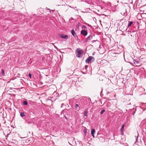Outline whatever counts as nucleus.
Listing matches in <instances>:
<instances>
[{
	"label": "nucleus",
	"instance_id": "nucleus-1",
	"mask_svg": "<svg viewBox=\"0 0 146 146\" xmlns=\"http://www.w3.org/2000/svg\"><path fill=\"white\" fill-rule=\"evenodd\" d=\"M83 52V51L82 49L80 48H77L76 50V55L77 57L80 58L82 56Z\"/></svg>",
	"mask_w": 146,
	"mask_h": 146
},
{
	"label": "nucleus",
	"instance_id": "nucleus-2",
	"mask_svg": "<svg viewBox=\"0 0 146 146\" xmlns=\"http://www.w3.org/2000/svg\"><path fill=\"white\" fill-rule=\"evenodd\" d=\"M95 58L94 57L92 56H89L85 60L86 63L88 64L90 62H93L94 61Z\"/></svg>",
	"mask_w": 146,
	"mask_h": 146
},
{
	"label": "nucleus",
	"instance_id": "nucleus-3",
	"mask_svg": "<svg viewBox=\"0 0 146 146\" xmlns=\"http://www.w3.org/2000/svg\"><path fill=\"white\" fill-rule=\"evenodd\" d=\"M81 33L84 36H86L88 34V32L86 31L82 30L81 32Z\"/></svg>",
	"mask_w": 146,
	"mask_h": 146
},
{
	"label": "nucleus",
	"instance_id": "nucleus-4",
	"mask_svg": "<svg viewBox=\"0 0 146 146\" xmlns=\"http://www.w3.org/2000/svg\"><path fill=\"white\" fill-rule=\"evenodd\" d=\"M92 36L90 35L89 36H88L87 38H86L85 41L86 42H87L88 41L92 39Z\"/></svg>",
	"mask_w": 146,
	"mask_h": 146
},
{
	"label": "nucleus",
	"instance_id": "nucleus-5",
	"mask_svg": "<svg viewBox=\"0 0 146 146\" xmlns=\"http://www.w3.org/2000/svg\"><path fill=\"white\" fill-rule=\"evenodd\" d=\"M71 33L72 35L74 37H76L77 36V35L76 34L74 30L73 29H72L71 31Z\"/></svg>",
	"mask_w": 146,
	"mask_h": 146
},
{
	"label": "nucleus",
	"instance_id": "nucleus-6",
	"mask_svg": "<svg viewBox=\"0 0 146 146\" xmlns=\"http://www.w3.org/2000/svg\"><path fill=\"white\" fill-rule=\"evenodd\" d=\"M61 37L64 38L66 40L68 39V36L67 35H63L60 36Z\"/></svg>",
	"mask_w": 146,
	"mask_h": 146
},
{
	"label": "nucleus",
	"instance_id": "nucleus-7",
	"mask_svg": "<svg viewBox=\"0 0 146 146\" xmlns=\"http://www.w3.org/2000/svg\"><path fill=\"white\" fill-rule=\"evenodd\" d=\"M75 106L76 110L77 111H79L80 109V107L79 106V105L78 104H76Z\"/></svg>",
	"mask_w": 146,
	"mask_h": 146
},
{
	"label": "nucleus",
	"instance_id": "nucleus-8",
	"mask_svg": "<svg viewBox=\"0 0 146 146\" xmlns=\"http://www.w3.org/2000/svg\"><path fill=\"white\" fill-rule=\"evenodd\" d=\"M95 133V131L94 129H92L91 130V133L93 137H94V134Z\"/></svg>",
	"mask_w": 146,
	"mask_h": 146
},
{
	"label": "nucleus",
	"instance_id": "nucleus-9",
	"mask_svg": "<svg viewBox=\"0 0 146 146\" xmlns=\"http://www.w3.org/2000/svg\"><path fill=\"white\" fill-rule=\"evenodd\" d=\"M131 110H132L131 111L132 112V114L133 115H134L135 113V112L136 111V109L133 108V109H132Z\"/></svg>",
	"mask_w": 146,
	"mask_h": 146
},
{
	"label": "nucleus",
	"instance_id": "nucleus-10",
	"mask_svg": "<svg viewBox=\"0 0 146 146\" xmlns=\"http://www.w3.org/2000/svg\"><path fill=\"white\" fill-rule=\"evenodd\" d=\"M125 125V124H123L121 127V131L122 133H123V131H124V127Z\"/></svg>",
	"mask_w": 146,
	"mask_h": 146
},
{
	"label": "nucleus",
	"instance_id": "nucleus-11",
	"mask_svg": "<svg viewBox=\"0 0 146 146\" xmlns=\"http://www.w3.org/2000/svg\"><path fill=\"white\" fill-rule=\"evenodd\" d=\"M21 116L22 117L25 116V112H22L20 114Z\"/></svg>",
	"mask_w": 146,
	"mask_h": 146
},
{
	"label": "nucleus",
	"instance_id": "nucleus-12",
	"mask_svg": "<svg viewBox=\"0 0 146 146\" xmlns=\"http://www.w3.org/2000/svg\"><path fill=\"white\" fill-rule=\"evenodd\" d=\"M133 21H129V23L128 24V27H130L131 25L133 24Z\"/></svg>",
	"mask_w": 146,
	"mask_h": 146
},
{
	"label": "nucleus",
	"instance_id": "nucleus-13",
	"mask_svg": "<svg viewBox=\"0 0 146 146\" xmlns=\"http://www.w3.org/2000/svg\"><path fill=\"white\" fill-rule=\"evenodd\" d=\"M23 104L24 105H27L28 104V103L27 101H25L23 102Z\"/></svg>",
	"mask_w": 146,
	"mask_h": 146
},
{
	"label": "nucleus",
	"instance_id": "nucleus-14",
	"mask_svg": "<svg viewBox=\"0 0 146 146\" xmlns=\"http://www.w3.org/2000/svg\"><path fill=\"white\" fill-rule=\"evenodd\" d=\"M88 113V112L87 110L84 111V115L85 116L87 117L88 116V115H87Z\"/></svg>",
	"mask_w": 146,
	"mask_h": 146
},
{
	"label": "nucleus",
	"instance_id": "nucleus-15",
	"mask_svg": "<svg viewBox=\"0 0 146 146\" xmlns=\"http://www.w3.org/2000/svg\"><path fill=\"white\" fill-rule=\"evenodd\" d=\"M84 132L85 135H86L87 132V130L86 128L85 127L84 130Z\"/></svg>",
	"mask_w": 146,
	"mask_h": 146
},
{
	"label": "nucleus",
	"instance_id": "nucleus-16",
	"mask_svg": "<svg viewBox=\"0 0 146 146\" xmlns=\"http://www.w3.org/2000/svg\"><path fill=\"white\" fill-rule=\"evenodd\" d=\"M82 28L83 29H87V27L86 26L84 25H83L82 26Z\"/></svg>",
	"mask_w": 146,
	"mask_h": 146
},
{
	"label": "nucleus",
	"instance_id": "nucleus-17",
	"mask_svg": "<svg viewBox=\"0 0 146 146\" xmlns=\"http://www.w3.org/2000/svg\"><path fill=\"white\" fill-rule=\"evenodd\" d=\"M1 73L2 74L3 76H4L5 75L4 71L3 69L2 70Z\"/></svg>",
	"mask_w": 146,
	"mask_h": 146
},
{
	"label": "nucleus",
	"instance_id": "nucleus-18",
	"mask_svg": "<svg viewBox=\"0 0 146 146\" xmlns=\"http://www.w3.org/2000/svg\"><path fill=\"white\" fill-rule=\"evenodd\" d=\"M105 110H102L100 112V114L101 115L105 111Z\"/></svg>",
	"mask_w": 146,
	"mask_h": 146
},
{
	"label": "nucleus",
	"instance_id": "nucleus-19",
	"mask_svg": "<svg viewBox=\"0 0 146 146\" xmlns=\"http://www.w3.org/2000/svg\"><path fill=\"white\" fill-rule=\"evenodd\" d=\"M28 76H29V77H30V78H31L32 74H31L29 73V74Z\"/></svg>",
	"mask_w": 146,
	"mask_h": 146
},
{
	"label": "nucleus",
	"instance_id": "nucleus-20",
	"mask_svg": "<svg viewBox=\"0 0 146 146\" xmlns=\"http://www.w3.org/2000/svg\"><path fill=\"white\" fill-rule=\"evenodd\" d=\"M88 65H86L85 66V69H86H86H87V68H88Z\"/></svg>",
	"mask_w": 146,
	"mask_h": 146
},
{
	"label": "nucleus",
	"instance_id": "nucleus-21",
	"mask_svg": "<svg viewBox=\"0 0 146 146\" xmlns=\"http://www.w3.org/2000/svg\"><path fill=\"white\" fill-rule=\"evenodd\" d=\"M133 62H134V64H135L136 63H135V62L136 63H137V62L135 60H133Z\"/></svg>",
	"mask_w": 146,
	"mask_h": 146
},
{
	"label": "nucleus",
	"instance_id": "nucleus-22",
	"mask_svg": "<svg viewBox=\"0 0 146 146\" xmlns=\"http://www.w3.org/2000/svg\"><path fill=\"white\" fill-rule=\"evenodd\" d=\"M64 105V104L63 103L62 104V105H61V107L62 108V107L63 105Z\"/></svg>",
	"mask_w": 146,
	"mask_h": 146
},
{
	"label": "nucleus",
	"instance_id": "nucleus-23",
	"mask_svg": "<svg viewBox=\"0 0 146 146\" xmlns=\"http://www.w3.org/2000/svg\"><path fill=\"white\" fill-rule=\"evenodd\" d=\"M86 25H87L88 26H90V27H91V26L90 25H89V24H86Z\"/></svg>",
	"mask_w": 146,
	"mask_h": 146
},
{
	"label": "nucleus",
	"instance_id": "nucleus-24",
	"mask_svg": "<svg viewBox=\"0 0 146 146\" xmlns=\"http://www.w3.org/2000/svg\"><path fill=\"white\" fill-rule=\"evenodd\" d=\"M96 41V40H93L92 41V42L93 43L94 42H95V41Z\"/></svg>",
	"mask_w": 146,
	"mask_h": 146
},
{
	"label": "nucleus",
	"instance_id": "nucleus-25",
	"mask_svg": "<svg viewBox=\"0 0 146 146\" xmlns=\"http://www.w3.org/2000/svg\"><path fill=\"white\" fill-rule=\"evenodd\" d=\"M126 31H129V29H128V28H127L126 29Z\"/></svg>",
	"mask_w": 146,
	"mask_h": 146
},
{
	"label": "nucleus",
	"instance_id": "nucleus-26",
	"mask_svg": "<svg viewBox=\"0 0 146 146\" xmlns=\"http://www.w3.org/2000/svg\"><path fill=\"white\" fill-rule=\"evenodd\" d=\"M64 117L66 119H67V117H66L65 115H64Z\"/></svg>",
	"mask_w": 146,
	"mask_h": 146
},
{
	"label": "nucleus",
	"instance_id": "nucleus-27",
	"mask_svg": "<svg viewBox=\"0 0 146 146\" xmlns=\"http://www.w3.org/2000/svg\"><path fill=\"white\" fill-rule=\"evenodd\" d=\"M85 106H82V107L83 108H84V107Z\"/></svg>",
	"mask_w": 146,
	"mask_h": 146
},
{
	"label": "nucleus",
	"instance_id": "nucleus-28",
	"mask_svg": "<svg viewBox=\"0 0 146 146\" xmlns=\"http://www.w3.org/2000/svg\"><path fill=\"white\" fill-rule=\"evenodd\" d=\"M55 48H57V47L56 46H55Z\"/></svg>",
	"mask_w": 146,
	"mask_h": 146
},
{
	"label": "nucleus",
	"instance_id": "nucleus-29",
	"mask_svg": "<svg viewBox=\"0 0 146 146\" xmlns=\"http://www.w3.org/2000/svg\"><path fill=\"white\" fill-rule=\"evenodd\" d=\"M48 9V10H49V9L48 8V9Z\"/></svg>",
	"mask_w": 146,
	"mask_h": 146
},
{
	"label": "nucleus",
	"instance_id": "nucleus-30",
	"mask_svg": "<svg viewBox=\"0 0 146 146\" xmlns=\"http://www.w3.org/2000/svg\"><path fill=\"white\" fill-rule=\"evenodd\" d=\"M137 138H136V140H137Z\"/></svg>",
	"mask_w": 146,
	"mask_h": 146
},
{
	"label": "nucleus",
	"instance_id": "nucleus-31",
	"mask_svg": "<svg viewBox=\"0 0 146 146\" xmlns=\"http://www.w3.org/2000/svg\"><path fill=\"white\" fill-rule=\"evenodd\" d=\"M137 135H138V133L137 134ZM138 136H137V137Z\"/></svg>",
	"mask_w": 146,
	"mask_h": 146
}]
</instances>
